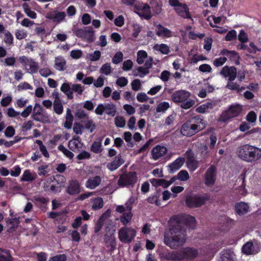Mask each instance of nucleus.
Segmentation results:
<instances>
[{"instance_id": "nucleus-8", "label": "nucleus", "mask_w": 261, "mask_h": 261, "mask_svg": "<svg viewBox=\"0 0 261 261\" xmlns=\"http://www.w3.org/2000/svg\"><path fill=\"white\" fill-rule=\"evenodd\" d=\"M7 114L10 117H15L16 116V112L13 108H9L8 110Z\"/></svg>"}, {"instance_id": "nucleus-19", "label": "nucleus", "mask_w": 261, "mask_h": 261, "mask_svg": "<svg viewBox=\"0 0 261 261\" xmlns=\"http://www.w3.org/2000/svg\"><path fill=\"white\" fill-rule=\"evenodd\" d=\"M3 218L4 217L3 215L1 213H0V221L3 220Z\"/></svg>"}, {"instance_id": "nucleus-14", "label": "nucleus", "mask_w": 261, "mask_h": 261, "mask_svg": "<svg viewBox=\"0 0 261 261\" xmlns=\"http://www.w3.org/2000/svg\"><path fill=\"white\" fill-rule=\"evenodd\" d=\"M5 30V28L3 25L0 24V33H2Z\"/></svg>"}, {"instance_id": "nucleus-16", "label": "nucleus", "mask_w": 261, "mask_h": 261, "mask_svg": "<svg viewBox=\"0 0 261 261\" xmlns=\"http://www.w3.org/2000/svg\"><path fill=\"white\" fill-rule=\"evenodd\" d=\"M4 186V182L0 179V187H2Z\"/></svg>"}, {"instance_id": "nucleus-1", "label": "nucleus", "mask_w": 261, "mask_h": 261, "mask_svg": "<svg viewBox=\"0 0 261 261\" xmlns=\"http://www.w3.org/2000/svg\"><path fill=\"white\" fill-rule=\"evenodd\" d=\"M0 261H12L11 256L8 251L0 249Z\"/></svg>"}, {"instance_id": "nucleus-20", "label": "nucleus", "mask_w": 261, "mask_h": 261, "mask_svg": "<svg viewBox=\"0 0 261 261\" xmlns=\"http://www.w3.org/2000/svg\"><path fill=\"white\" fill-rule=\"evenodd\" d=\"M14 76H15V77H16V72L14 73Z\"/></svg>"}, {"instance_id": "nucleus-13", "label": "nucleus", "mask_w": 261, "mask_h": 261, "mask_svg": "<svg viewBox=\"0 0 261 261\" xmlns=\"http://www.w3.org/2000/svg\"><path fill=\"white\" fill-rule=\"evenodd\" d=\"M5 125L4 124V123L1 122L0 123V132L2 131V130L5 128Z\"/></svg>"}, {"instance_id": "nucleus-6", "label": "nucleus", "mask_w": 261, "mask_h": 261, "mask_svg": "<svg viewBox=\"0 0 261 261\" xmlns=\"http://www.w3.org/2000/svg\"><path fill=\"white\" fill-rule=\"evenodd\" d=\"M15 62V59L13 57L7 58L5 59V63L8 66H12Z\"/></svg>"}, {"instance_id": "nucleus-5", "label": "nucleus", "mask_w": 261, "mask_h": 261, "mask_svg": "<svg viewBox=\"0 0 261 261\" xmlns=\"http://www.w3.org/2000/svg\"><path fill=\"white\" fill-rule=\"evenodd\" d=\"M15 134V129L12 126H8L5 130V135L7 137H12Z\"/></svg>"}, {"instance_id": "nucleus-17", "label": "nucleus", "mask_w": 261, "mask_h": 261, "mask_svg": "<svg viewBox=\"0 0 261 261\" xmlns=\"http://www.w3.org/2000/svg\"><path fill=\"white\" fill-rule=\"evenodd\" d=\"M2 117H3V114H2L1 110H0V121L2 120Z\"/></svg>"}, {"instance_id": "nucleus-11", "label": "nucleus", "mask_w": 261, "mask_h": 261, "mask_svg": "<svg viewBox=\"0 0 261 261\" xmlns=\"http://www.w3.org/2000/svg\"><path fill=\"white\" fill-rule=\"evenodd\" d=\"M7 155L4 153L0 154V161H4L7 159Z\"/></svg>"}, {"instance_id": "nucleus-21", "label": "nucleus", "mask_w": 261, "mask_h": 261, "mask_svg": "<svg viewBox=\"0 0 261 261\" xmlns=\"http://www.w3.org/2000/svg\"><path fill=\"white\" fill-rule=\"evenodd\" d=\"M1 12H2V10H1V9L0 8V15L1 14Z\"/></svg>"}, {"instance_id": "nucleus-9", "label": "nucleus", "mask_w": 261, "mask_h": 261, "mask_svg": "<svg viewBox=\"0 0 261 261\" xmlns=\"http://www.w3.org/2000/svg\"><path fill=\"white\" fill-rule=\"evenodd\" d=\"M16 142V137H15L14 141H6L4 145L6 147H9L12 146Z\"/></svg>"}, {"instance_id": "nucleus-15", "label": "nucleus", "mask_w": 261, "mask_h": 261, "mask_svg": "<svg viewBox=\"0 0 261 261\" xmlns=\"http://www.w3.org/2000/svg\"><path fill=\"white\" fill-rule=\"evenodd\" d=\"M6 140L3 139H0V145H4Z\"/></svg>"}, {"instance_id": "nucleus-4", "label": "nucleus", "mask_w": 261, "mask_h": 261, "mask_svg": "<svg viewBox=\"0 0 261 261\" xmlns=\"http://www.w3.org/2000/svg\"><path fill=\"white\" fill-rule=\"evenodd\" d=\"M11 101L12 97L10 96H8L2 99L1 101V105L3 107H7L9 105Z\"/></svg>"}, {"instance_id": "nucleus-2", "label": "nucleus", "mask_w": 261, "mask_h": 261, "mask_svg": "<svg viewBox=\"0 0 261 261\" xmlns=\"http://www.w3.org/2000/svg\"><path fill=\"white\" fill-rule=\"evenodd\" d=\"M7 224L8 227V231L9 232H13L15 231L16 225V219H11L7 220Z\"/></svg>"}, {"instance_id": "nucleus-7", "label": "nucleus", "mask_w": 261, "mask_h": 261, "mask_svg": "<svg viewBox=\"0 0 261 261\" xmlns=\"http://www.w3.org/2000/svg\"><path fill=\"white\" fill-rule=\"evenodd\" d=\"M9 173V170L5 168V167H1L0 168V174L4 176H7Z\"/></svg>"}, {"instance_id": "nucleus-18", "label": "nucleus", "mask_w": 261, "mask_h": 261, "mask_svg": "<svg viewBox=\"0 0 261 261\" xmlns=\"http://www.w3.org/2000/svg\"><path fill=\"white\" fill-rule=\"evenodd\" d=\"M3 229V226L2 225L0 224V233L2 232Z\"/></svg>"}, {"instance_id": "nucleus-3", "label": "nucleus", "mask_w": 261, "mask_h": 261, "mask_svg": "<svg viewBox=\"0 0 261 261\" xmlns=\"http://www.w3.org/2000/svg\"><path fill=\"white\" fill-rule=\"evenodd\" d=\"M4 40L5 42L8 45H11L12 43L13 36L9 32H5Z\"/></svg>"}, {"instance_id": "nucleus-10", "label": "nucleus", "mask_w": 261, "mask_h": 261, "mask_svg": "<svg viewBox=\"0 0 261 261\" xmlns=\"http://www.w3.org/2000/svg\"><path fill=\"white\" fill-rule=\"evenodd\" d=\"M6 55V50L2 47H0V58L4 57Z\"/></svg>"}, {"instance_id": "nucleus-12", "label": "nucleus", "mask_w": 261, "mask_h": 261, "mask_svg": "<svg viewBox=\"0 0 261 261\" xmlns=\"http://www.w3.org/2000/svg\"><path fill=\"white\" fill-rule=\"evenodd\" d=\"M15 171H12L10 173L11 175L12 176H16V172L15 171L16 170V168H14Z\"/></svg>"}]
</instances>
